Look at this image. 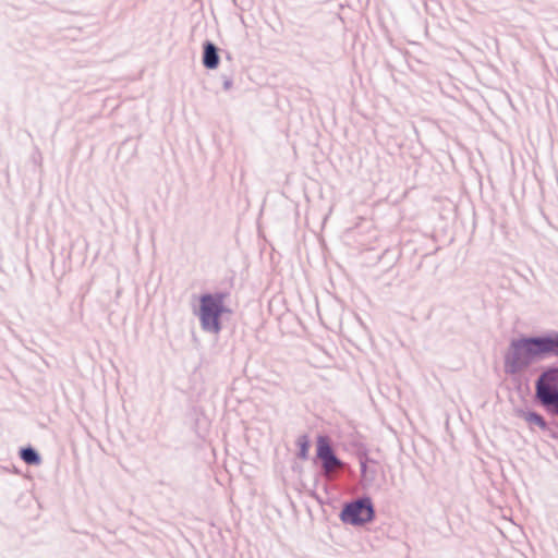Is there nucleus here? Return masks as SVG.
<instances>
[{
	"mask_svg": "<svg viewBox=\"0 0 558 558\" xmlns=\"http://www.w3.org/2000/svg\"><path fill=\"white\" fill-rule=\"evenodd\" d=\"M524 418L527 423L537 425L542 429H544L546 427V423H545L544 418L537 413H534V412L525 413Z\"/></svg>",
	"mask_w": 558,
	"mask_h": 558,
	"instance_id": "8",
	"label": "nucleus"
},
{
	"mask_svg": "<svg viewBox=\"0 0 558 558\" xmlns=\"http://www.w3.org/2000/svg\"><path fill=\"white\" fill-rule=\"evenodd\" d=\"M225 293L204 294L199 299L198 317L202 328L206 331L219 333L221 330L220 316L230 313L225 306Z\"/></svg>",
	"mask_w": 558,
	"mask_h": 558,
	"instance_id": "2",
	"label": "nucleus"
},
{
	"mask_svg": "<svg viewBox=\"0 0 558 558\" xmlns=\"http://www.w3.org/2000/svg\"><path fill=\"white\" fill-rule=\"evenodd\" d=\"M555 340V350L558 349V338L557 339H554Z\"/></svg>",
	"mask_w": 558,
	"mask_h": 558,
	"instance_id": "13",
	"label": "nucleus"
},
{
	"mask_svg": "<svg viewBox=\"0 0 558 558\" xmlns=\"http://www.w3.org/2000/svg\"><path fill=\"white\" fill-rule=\"evenodd\" d=\"M340 465H341V462L335 454L323 461V468L326 473H330V472L335 471Z\"/></svg>",
	"mask_w": 558,
	"mask_h": 558,
	"instance_id": "10",
	"label": "nucleus"
},
{
	"mask_svg": "<svg viewBox=\"0 0 558 558\" xmlns=\"http://www.w3.org/2000/svg\"><path fill=\"white\" fill-rule=\"evenodd\" d=\"M555 351V340L551 338H523L511 343L506 356V372L514 374L526 367L533 361Z\"/></svg>",
	"mask_w": 558,
	"mask_h": 558,
	"instance_id": "1",
	"label": "nucleus"
},
{
	"mask_svg": "<svg viewBox=\"0 0 558 558\" xmlns=\"http://www.w3.org/2000/svg\"><path fill=\"white\" fill-rule=\"evenodd\" d=\"M536 396L545 405H550L558 398V371H548L539 377Z\"/></svg>",
	"mask_w": 558,
	"mask_h": 558,
	"instance_id": "4",
	"label": "nucleus"
},
{
	"mask_svg": "<svg viewBox=\"0 0 558 558\" xmlns=\"http://www.w3.org/2000/svg\"><path fill=\"white\" fill-rule=\"evenodd\" d=\"M373 518L374 509L369 499L349 504L341 512V520L353 525H362L372 521Z\"/></svg>",
	"mask_w": 558,
	"mask_h": 558,
	"instance_id": "3",
	"label": "nucleus"
},
{
	"mask_svg": "<svg viewBox=\"0 0 558 558\" xmlns=\"http://www.w3.org/2000/svg\"><path fill=\"white\" fill-rule=\"evenodd\" d=\"M316 452L317 457L324 461L329 457L333 456V451L330 446V440L326 436H318L316 440Z\"/></svg>",
	"mask_w": 558,
	"mask_h": 558,
	"instance_id": "6",
	"label": "nucleus"
},
{
	"mask_svg": "<svg viewBox=\"0 0 558 558\" xmlns=\"http://www.w3.org/2000/svg\"><path fill=\"white\" fill-rule=\"evenodd\" d=\"M21 458L27 464H38L40 462L38 454L32 448L22 449Z\"/></svg>",
	"mask_w": 558,
	"mask_h": 558,
	"instance_id": "7",
	"label": "nucleus"
},
{
	"mask_svg": "<svg viewBox=\"0 0 558 558\" xmlns=\"http://www.w3.org/2000/svg\"><path fill=\"white\" fill-rule=\"evenodd\" d=\"M298 446L300 449L299 456L301 459H306L310 451V440L307 436H301L298 439Z\"/></svg>",
	"mask_w": 558,
	"mask_h": 558,
	"instance_id": "9",
	"label": "nucleus"
},
{
	"mask_svg": "<svg viewBox=\"0 0 558 558\" xmlns=\"http://www.w3.org/2000/svg\"><path fill=\"white\" fill-rule=\"evenodd\" d=\"M550 405H554L556 411L558 412V398L555 399L554 402Z\"/></svg>",
	"mask_w": 558,
	"mask_h": 558,
	"instance_id": "12",
	"label": "nucleus"
},
{
	"mask_svg": "<svg viewBox=\"0 0 558 558\" xmlns=\"http://www.w3.org/2000/svg\"><path fill=\"white\" fill-rule=\"evenodd\" d=\"M221 78H222V87L226 92L230 90L233 86V80L230 75H227V74H222L221 75Z\"/></svg>",
	"mask_w": 558,
	"mask_h": 558,
	"instance_id": "11",
	"label": "nucleus"
},
{
	"mask_svg": "<svg viewBox=\"0 0 558 558\" xmlns=\"http://www.w3.org/2000/svg\"><path fill=\"white\" fill-rule=\"evenodd\" d=\"M202 64L207 70H216L220 64V49L209 39L202 46Z\"/></svg>",
	"mask_w": 558,
	"mask_h": 558,
	"instance_id": "5",
	"label": "nucleus"
}]
</instances>
